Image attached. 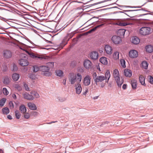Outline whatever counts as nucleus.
<instances>
[{
    "label": "nucleus",
    "mask_w": 153,
    "mask_h": 153,
    "mask_svg": "<svg viewBox=\"0 0 153 153\" xmlns=\"http://www.w3.org/2000/svg\"><path fill=\"white\" fill-rule=\"evenodd\" d=\"M69 81L72 84L76 83L77 85L79 84L81 80V76L78 74L76 76L74 74H70L68 75Z\"/></svg>",
    "instance_id": "f257e3e1"
},
{
    "label": "nucleus",
    "mask_w": 153,
    "mask_h": 153,
    "mask_svg": "<svg viewBox=\"0 0 153 153\" xmlns=\"http://www.w3.org/2000/svg\"><path fill=\"white\" fill-rule=\"evenodd\" d=\"M53 66V62H49L47 63V66H40V71L43 72H45L44 75L46 76H49L51 75L52 74L49 72L50 67Z\"/></svg>",
    "instance_id": "f03ea898"
},
{
    "label": "nucleus",
    "mask_w": 153,
    "mask_h": 153,
    "mask_svg": "<svg viewBox=\"0 0 153 153\" xmlns=\"http://www.w3.org/2000/svg\"><path fill=\"white\" fill-rule=\"evenodd\" d=\"M109 0H105L100 1L97 2L92 3L90 4L87 5V9H88L89 8H90V10H93L97 8H101L106 6H108V5H98L102 3L108 1Z\"/></svg>",
    "instance_id": "7ed1b4c3"
},
{
    "label": "nucleus",
    "mask_w": 153,
    "mask_h": 153,
    "mask_svg": "<svg viewBox=\"0 0 153 153\" xmlns=\"http://www.w3.org/2000/svg\"><path fill=\"white\" fill-rule=\"evenodd\" d=\"M113 75L116 82L119 87H121L122 85L124 82L123 79H120L119 72L117 69H115L114 71Z\"/></svg>",
    "instance_id": "20e7f679"
},
{
    "label": "nucleus",
    "mask_w": 153,
    "mask_h": 153,
    "mask_svg": "<svg viewBox=\"0 0 153 153\" xmlns=\"http://www.w3.org/2000/svg\"><path fill=\"white\" fill-rule=\"evenodd\" d=\"M151 28L149 27H143L140 30V33L143 35H148L151 33Z\"/></svg>",
    "instance_id": "39448f33"
},
{
    "label": "nucleus",
    "mask_w": 153,
    "mask_h": 153,
    "mask_svg": "<svg viewBox=\"0 0 153 153\" xmlns=\"http://www.w3.org/2000/svg\"><path fill=\"white\" fill-rule=\"evenodd\" d=\"M90 58L93 60L97 59L99 57V54L96 51H93L91 52L89 54Z\"/></svg>",
    "instance_id": "423d86ee"
},
{
    "label": "nucleus",
    "mask_w": 153,
    "mask_h": 153,
    "mask_svg": "<svg viewBox=\"0 0 153 153\" xmlns=\"http://www.w3.org/2000/svg\"><path fill=\"white\" fill-rule=\"evenodd\" d=\"M119 9L123 10V11H116L115 13H123L125 12H133V11H138L140 10H143L146 12H151L150 11L146 10L145 8H142L141 9H137V10H124L121 8H119Z\"/></svg>",
    "instance_id": "0eeeda50"
},
{
    "label": "nucleus",
    "mask_w": 153,
    "mask_h": 153,
    "mask_svg": "<svg viewBox=\"0 0 153 153\" xmlns=\"http://www.w3.org/2000/svg\"><path fill=\"white\" fill-rule=\"evenodd\" d=\"M111 40L113 43L116 44L120 43L121 41L120 37L116 36H113L111 38Z\"/></svg>",
    "instance_id": "6e6552de"
},
{
    "label": "nucleus",
    "mask_w": 153,
    "mask_h": 153,
    "mask_svg": "<svg viewBox=\"0 0 153 153\" xmlns=\"http://www.w3.org/2000/svg\"><path fill=\"white\" fill-rule=\"evenodd\" d=\"M129 56L132 58H136L138 56L137 52L134 50H131L129 53Z\"/></svg>",
    "instance_id": "1a4fd4ad"
},
{
    "label": "nucleus",
    "mask_w": 153,
    "mask_h": 153,
    "mask_svg": "<svg viewBox=\"0 0 153 153\" xmlns=\"http://www.w3.org/2000/svg\"><path fill=\"white\" fill-rule=\"evenodd\" d=\"M105 79V76H97L94 79L95 83L97 85V83L99 82H102Z\"/></svg>",
    "instance_id": "9d476101"
},
{
    "label": "nucleus",
    "mask_w": 153,
    "mask_h": 153,
    "mask_svg": "<svg viewBox=\"0 0 153 153\" xmlns=\"http://www.w3.org/2000/svg\"><path fill=\"white\" fill-rule=\"evenodd\" d=\"M25 51L30 56V57L32 58H35L36 59L42 58V57H40L39 55L35 54L33 53L30 52L27 50H25Z\"/></svg>",
    "instance_id": "9b49d317"
},
{
    "label": "nucleus",
    "mask_w": 153,
    "mask_h": 153,
    "mask_svg": "<svg viewBox=\"0 0 153 153\" xmlns=\"http://www.w3.org/2000/svg\"><path fill=\"white\" fill-rule=\"evenodd\" d=\"M95 18L94 17H91L87 21V28L88 27V28L87 29L88 30L90 27H89L91 25H92L95 22L94 19Z\"/></svg>",
    "instance_id": "f8f14e48"
},
{
    "label": "nucleus",
    "mask_w": 153,
    "mask_h": 153,
    "mask_svg": "<svg viewBox=\"0 0 153 153\" xmlns=\"http://www.w3.org/2000/svg\"><path fill=\"white\" fill-rule=\"evenodd\" d=\"M3 55L4 57L6 58H8L11 57L12 53L10 51L5 50L3 51Z\"/></svg>",
    "instance_id": "ddd939ff"
},
{
    "label": "nucleus",
    "mask_w": 153,
    "mask_h": 153,
    "mask_svg": "<svg viewBox=\"0 0 153 153\" xmlns=\"http://www.w3.org/2000/svg\"><path fill=\"white\" fill-rule=\"evenodd\" d=\"M105 49L106 53L109 55L112 53V49L111 46L109 45H106L105 47Z\"/></svg>",
    "instance_id": "4468645a"
},
{
    "label": "nucleus",
    "mask_w": 153,
    "mask_h": 153,
    "mask_svg": "<svg viewBox=\"0 0 153 153\" xmlns=\"http://www.w3.org/2000/svg\"><path fill=\"white\" fill-rule=\"evenodd\" d=\"M124 74L126 76L130 77L132 76V71L130 69H126L124 70Z\"/></svg>",
    "instance_id": "2eb2a0df"
},
{
    "label": "nucleus",
    "mask_w": 153,
    "mask_h": 153,
    "mask_svg": "<svg viewBox=\"0 0 153 153\" xmlns=\"http://www.w3.org/2000/svg\"><path fill=\"white\" fill-rule=\"evenodd\" d=\"M20 65L24 66H26L28 65V62L27 60L25 59H21L19 61Z\"/></svg>",
    "instance_id": "dca6fc26"
},
{
    "label": "nucleus",
    "mask_w": 153,
    "mask_h": 153,
    "mask_svg": "<svg viewBox=\"0 0 153 153\" xmlns=\"http://www.w3.org/2000/svg\"><path fill=\"white\" fill-rule=\"evenodd\" d=\"M131 42L132 43L137 45L139 43L140 40L138 37L135 36L132 38Z\"/></svg>",
    "instance_id": "f3484780"
},
{
    "label": "nucleus",
    "mask_w": 153,
    "mask_h": 153,
    "mask_svg": "<svg viewBox=\"0 0 153 153\" xmlns=\"http://www.w3.org/2000/svg\"><path fill=\"white\" fill-rule=\"evenodd\" d=\"M23 97L25 99L28 100H32L33 99V97L31 95H30L27 93H25L23 94Z\"/></svg>",
    "instance_id": "a211bd4d"
},
{
    "label": "nucleus",
    "mask_w": 153,
    "mask_h": 153,
    "mask_svg": "<svg viewBox=\"0 0 153 153\" xmlns=\"http://www.w3.org/2000/svg\"><path fill=\"white\" fill-rule=\"evenodd\" d=\"M94 66L93 64L90 61L87 59V69H92Z\"/></svg>",
    "instance_id": "6ab92c4d"
},
{
    "label": "nucleus",
    "mask_w": 153,
    "mask_h": 153,
    "mask_svg": "<svg viewBox=\"0 0 153 153\" xmlns=\"http://www.w3.org/2000/svg\"><path fill=\"white\" fill-rule=\"evenodd\" d=\"M28 106L29 108L32 110H36V105L33 103L29 102L28 103Z\"/></svg>",
    "instance_id": "aec40b11"
},
{
    "label": "nucleus",
    "mask_w": 153,
    "mask_h": 153,
    "mask_svg": "<svg viewBox=\"0 0 153 153\" xmlns=\"http://www.w3.org/2000/svg\"><path fill=\"white\" fill-rule=\"evenodd\" d=\"M126 30L124 29H120L119 30L118 32V34L120 36V38L124 36Z\"/></svg>",
    "instance_id": "412c9836"
},
{
    "label": "nucleus",
    "mask_w": 153,
    "mask_h": 153,
    "mask_svg": "<svg viewBox=\"0 0 153 153\" xmlns=\"http://www.w3.org/2000/svg\"><path fill=\"white\" fill-rule=\"evenodd\" d=\"M104 24H101L100 25H97L94 28H92L89 30L87 32V35L89 33H91L93 31H94L97 28L102 27L104 25Z\"/></svg>",
    "instance_id": "4be33fe9"
},
{
    "label": "nucleus",
    "mask_w": 153,
    "mask_h": 153,
    "mask_svg": "<svg viewBox=\"0 0 153 153\" xmlns=\"http://www.w3.org/2000/svg\"><path fill=\"white\" fill-rule=\"evenodd\" d=\"M131 84L132 88L133 89H135L137 85V81L135 79L132 80L131 81Z\"/></svg>",
    "instance_id": "5701e85b"
},
{
    "label": "nucleus",
    "mask_w": 153,
    "mask_h": 153,
    "mask_svg": "<svg viewBox=\"0 0 153 153\" xmlns=\"http://www.w3.org/2000/svg\"><path fill=\"white\" fill-rule=\"evenodd\" d=\"M147 52L149 53H152L153 51V46L151 45H147L145 48Z\"/></svg>",
    "instance_id": "b1692460"
},
{
    "label": "nucleus",
    "mask_w": 153,
    "mask_h": 153,
    "mask_svg": "<svg viewBox=\"0 0 153 153\" xmlns=\"http://www.w3.org/2000/svg\"><path fill=\"white\" fill-rule=\"evenodd\" d=\"M139 80L140 82L142 85L146 86V84L145 82V78L144 76L142 75H140L139 77Z\"/></svg>",
    "instance_id": "393cba45"
},
{
    "label": "nucleus",
    "mask_w": 153,
    "mask_h": 153,
    "mask_svg": "<svg viewBox=\"0 0 153 153\" xmlns=\"http://www.w3.org/2000/svg\"><path fill=\"white\" fill-rule=\"evenodd\" d=\"M100 62L103 64L106 65L108 63L107 58L105 57H102L100 59Z\"/></svg>",
    "instance_id": "a878e982"
},
{
    "label": "nucleus",
    "mask_w": 153,
    "mask_h": 153,
    "mask_svg": "<svg viewBox=\"0 0 153 153\" xmlns=\"http://www.w3.org/2000/svg\"><path fill=\"white\" fill-rule=\"evenodd\" d=\"M145 3L144 4H143L141 6H126V5H120L119 6L121 7V8L122 9L123 7H126V8H140L142 6H143L144 4H145Z\"/></svg>",
    "instance_id": "bb28decb"
},
{
    "label": "nucleus",
    "mask_w": 153,
    "mask_h": 153,
    "mask_svg": "<svg viewBox=\"0 0 153 153\" xmlns=\"http://www.w3.org/2000/svg\"><path fill=\"white\" fill-rule=\"evenodd\" d=\"M19 110L22 113H25L26 111V108L24 105H22L19 107Z\"/></svg>",
    "instance_id": "cd10ccee"
},
{
    "label": "nucleus",
    "mask_w": 153,
    "mask_h": 153,
    "mask_svg": "<svg viewBox=\"0 0 153 153\" xmlns=\"http://www.w3.org/2000/svg\"><path fill=\"white\" fill-rule=\"evenodd\" d=\"M12 78L14 81H17L19 78V74L16 73L14 74H13Z\"/></svg>",
    "instance_id": "c85d7f7f"
},
{
    "label": "nucleus",
    "mask_w": 153,
    "mask_h": 153,
    "mask_svg": "<svg viewBox=\"0 0 153 153\" xmlns=\"http://www.w3.org/2000/svg\"><path fill=\"white\" fill-rule=\"evenodd\" d=\"M30 94L33 97L34 96L36 98H38L39 97V94L36 91H32L30 92Z\"/></svg>",
    "instance_id": "c756f323"
},
{
    "label": "nucleus",
    "mask_w": 153,
    "mask_h": 153,
    "mask_svg": "<svg viewBox=\"0 0 153 153\" xmlns=\"http://www.w3.org/2000/svg\"><path fill=\"white\" fill-rule=\"evenodd\" d=\"M2 112L3 114H7L9 113L10 110L8 108L5 107L2 109Z\"/></svg>",
    "instance_id": "7c9ffc66"
},
{
    "label": "nucleus",
    "mask_w": 153,
    "mask_h": 153,
    "mask_svg": "<svg viewBox=\"0 0 153 153\" xmlns=\"http://www.w3.org/2000/svg\"><path fill=\"white\" fill-rule=\"evenodd\" d=\"M142 66L143 68L145 69H147L148 68V63L146 61L142 62Z\"/></svg>",
    "instance_id": "2f4dec72"
},
{
    "label": "nucleus",
    "mask_w": 153,
    "mask_h": 153,
    "mask_svg": "<svg viewBox=\"0 0 153 153\" xmlns=\"http://www.w3.org/2000/svg\"><path fill=\"white\" fill-rule=\"evenodd\" d=\"M3 83L4 84L7 85L10 82V79L9 77L7 76H5L4 79Z\"/></svg>",
    "instance_id": "473e14b6"
},
{
    "label": "nucleus",
    "mask_w": 153,
    "mask_h": 153,
    "mask_svg": "<svg viewBox=\"0 0 153 153\" xmlns=\"http://www.w3.org/2000/svg\"><path fill=\"white\" fill-rule=\"evenodd\" d=\"M76 93L78 94H80L82 90V88L80 84L77 85V87L76 88Z\"/></svg>",
    "instance_id": "72a5a7b5"
},
{
    "label": "nucleus",
    "mask_w": 153,
    "mask_h": 153,
    "mask_svg": "<svg viewBox=\"0 0 153 153\" xmlns=\"http://www.w3.org/2000/svg\"><path fill=\"white\" fill-rule=\"evenodd\" d=\"M56 75L59 76H62L63 74L62 71L60 70L56 71Z\"/></svg>",
    "instance_id": "f704fd0d"
},
{
    "label": "nucleus",
    "mask_w": 153,
    "mask_h": 153,
    "mask_svg": "<svg viewBox=\"0 0 153 153\" xmlns=\"http://www.w3.org/2000/svg\"><path fill=\"white\" fill-rule=\"evenodd\" d=\"M110 77V74L109 70H107L105 73V79H106L107 78L108 79V80L109 79V78Z\"/></svg>",
    "instance_id": "c9c22d12"
},
{
    "label": "nucleus",
    "mask_w": 153,
    "mask_h": 153,
    "mask_svg": "<svg viewBox=\"0 0 153 153\" xmlns=\"http://www.w3.org/2000/svg\"><path fill=\"white\" fill-rule=\"evenodd\" d=\"M6 101V99L3 98L0 100V106L1 107L3 106Z\"/></svg>",
    "instance_id": "e433bc0d"
},
{
    "label": "nucleus",
    "mask_w": 153,
    "mask_h": 153,
    "mask_svg": "<svg viewBox=\"0 0 153 153\" xmlns=\"http://www.w3.org/2000/svg\"><path fill=\"white\" fill-rule=\"evenodd\" d=\"M33 71L34 72H36L38 71H40V66L39 67L35 65L33 67Z\"/></svg>",
    "instance_id": "4c0bfd02"
},
{
    "label": "nucleus",
    "mask_w": 153,
    "mask_h": 153,
    "mask_svg": "<svg viewBox=\"0 0 153 153\" xmlns=\"http://www.w3.org/2000/svg\"><path fill=\"white\" fill-rule=\"evenodd\" d=\"M15 113L16 118L18 119H19L20 118V116H21V114L19 111L18 110H16L15 111Z\"/></svg>",
    "instance_id": "58836bf2"
},
{
    "label": "nucleus",
    "mask_w": 153,
    "mask_h": 153,
    "mask_svg": "<svg viewBox=\"0 0 153 153\" xmlns=\"http://www.w3.org/2000/svg\"><path fill=\"white\" fill-rule=\"evenodd\" d=\"M120 62L121 63L122 66L123 68H125L126 67V62L123 59H121L120 60Z\"/></svg>",
    "instance_id": "ea45409f"
},
{
    "label": "nucleus",
    "mask_w": 153,
    "mask_h": 153,
    "mask_svg": "<svg viewBox=\"0 0 153 153\" xmlns=\"http://www.w3.org/2000/svg\"><path fill=\"white\" fill-rule=\"evenodd\" d=\"M91 78L89 76H87V86L89 85L90 83Z\"/></svg>",
    "instance_id": "a19ab883"
},
{
    "label": "nucleus",
    "mask_w": 153,
    "mask_h": 153,
    "mask_svg": "<svg viewBox=\"0 0 153 153\" xmlns=\"http://www.w3.org/2000/svg\"><path fill=\"white\" fill-rule=\"evenodd\" d=\"M88 9H87V19L88 20L90 18H91V17H92V16H91L90 15V13H88V12H89L91 10H88Z\"/></svg>",
    "instance_id": "79ce46f5"
},
{
    "label": "nucleus",
    "mask_w": 153,
    "mask_h": 153,
    "mask_svg": "<svg viewBox=\"0 0 153 153\" xmlns=\"http://www.w3.org/2000/svg\"><path fill=\"white\" fill-rule=\"evenodd\" d=\"M129 24L128 23L120 22L119 23L118 25L120 26H125L128 25Z\"/></svg>",
    "instance_id": "37998d69"
},
{
    "label": "nucleus",
    "mask_w": 153,
    "mask_h": 153,
    "mask_svg": "<svg viewBox=\"0 0 153 153\" xmlns=\"http://www.w3.org/2000/svg\"><path fill=\"white\" fill-rule=\"evenodd\" d=\"M15 87L19 91H20L22 90V87L18 84H16L15 86Z\"/></svg>",
    "instance_id": "c03bdc74"
},
{
    "label": "nucleus",
    "mask_w": 153,
    "mask_h": 153,
    "mask_svg": "<svg viewBox=\"0 0 153 153\" xmlns=\"http://www.w3.org/2000/svg\"><path fill=\"white\" fill-rule=\"evenodd\" d=\"M3 94L5 95H7L9 93V92L6 88H3Z\"/></svg>",
    "instance_id": "a18cd8bd"
},
{
    "label": "nucleus",
    "mask_w": 153,
    "mask_h": 153,
    "mask_svg": "<svg viewBox=\"0 0 153 153\" xmlns=\"http://www.w3.org/2000/svg\"><path fill=\"white\" fill-rule=\"evenodd\" d=\"M28 77L32 79H34L36 78L35 76L31 74H28Z\"/></svg>",
    "instance_id": "49530a36"
},
{
    "label": "nucleus",
    "mask_w": 153,
    "mask_h": 153,
    "mask_svg": "<svg viewBox=\"0 0 153 153\" xmlns=\"http://www.w3.org/2000/svg\"><path fill=\"white\" fill-rule=\"evenodd\" d=\"M57 99L58 100L61 102H62L64 101L65 100V99L64 98H63L61 97H58L57 98Z\"/></svg>",
    "instance_id": "de8ad7c7"
},
{
    "label": "nucleus",
    "mask_w": 153,
    "mask_h": 153,
    "mask_svg": "<svg viewBox=\"0 0 153 153\" xmlns=\"http://www.w3.org/2000/svg\"><path fill=\"white\" fill-rule=\"evenodd\" d=\"M18 70V68L17 65L15 64H14L13 65V71H16Z\"/></svg>",
    "instance_id": "09e8293b"
},
{
    "label": "nucleus",
    "mask_w": 153,
    "mask_h": 153,
    "mask_svg": "<svg viewBox=\"0 0 153 153\" xmlns=\"http://www.w3.org/2000/svg\"><path fill=\"white\" fill-rule=\"evenodd\" d=\"M24 116L25 118L27 119H28L30 117V115L28 113H25Z\"/></svg>",
    "instance_id": "8fccbe9b"
},
{
    "label": "nucleus",
    "mask_w": 153,
    "mask_h": 153,
    "mask_svg": "<svg viewBox=\"0 0 153 153\" xmlns=\"http://www.w3.org/2000/svg\"><path fill=\"white\" fill-rule=\"evenodd\" d=\"M9 105L10 108L13 109V103L12 102H10L9 103Z\"/></svg>",
    "instance_id": "3c124183"
},
{
    "label": "nucleus",
    "mask_w": 153,
    "mask_h": 153,
    "mask_svg": "<svg viewBox=\"0 0 153 153\" xmlns=\"http://www.w3.org/2000/svg\"><path fill=\"white\" fill-rule=\"evenodd\" d=\"M24 86L25 87V89L26 91H29V88L28 87L27 84L24 83Z\"/></svg>",
    "instance_id": "603ef678"
},
{
    "label": "nucleus",
    "mask_w": 153,
    "mask_h": 153,
    "mask_svg": "<svg viewBox=\"0 0 153 153\" xmlns=\"http://www.w3.org/2000/svg\"><path fill=\"white\" fill-rule=\"evenodd\" d=\"M150 81L149 82L151 84H153V77L151 76H149Z\"/></svg>",
    "instance_id": "864d4df0"
},
{
    "label": "nucleus",
    "mask_w": 153,
    "mask_h": 153,
    "mask_svg": "<svg viewBox=\"0 0 153 153\" xmlns=\"http://www.w3.org/2000/svg\"><path fill=\"white\" fill-rule=\"evenodd\" d=\"M151 14V13H144V14H141L139 15V16H144L148 15H150Z\"/></svg>",
    "instance_id": "5fc2aeb1"
},
{
    "label": "nucleus",
    "mask_w": 153,
    "mask_h": 153,
    "mask_svg": "<svg viewBox=\"0 0 153 153\" xmlns=\"http://www.w3.org/2000/svg\"><path fill=\"white\" fill-rule=\"evenodd\" d=\"M93 76L94 79L97 76L96 73V72H94L93 74Z\"/></svg>",
    "instance_id": "6e6d98bb"
},
{
    "label": "nucleus",
    "mask_w": 153,
    "mask_h": 153,
    "mask_svg": "<svg viewBox=\"0 0 153 153\" xmlns=\"http://www.w3.org/2000/svg\"><path fill=\"white\" fill-rule=\"evenodd\" d=\"M38 113L36 111H34L33 112V115H34V116H36L38 115Z\"/></svg>",
    "instance_id": "4d7b16f0"
},
{
    "label": "nucleus",
    "mask_w": 153,
    "mask_h": 153,
    "mask_svg": "<svg viewBox=\"0 0 153 153\" xmlns=\"http://www.w3.org/2000/svg\"><path fill=\"white\" fill-rule=\"evenodd\" d=\"M127 85L126 84H123L122 86V88L123 89H126V88Z\"/></svg>",
    "instance_id": "13d9d810"
},
{
    "label": "nucleus",
    "mask_w": 153,
    "mask_h": 153,
    "mask_svg": "<svg viewBox=\"0 0 153 153\" xmlns=\"http://www.w3.org/2000/svg\"><path fill=\"white\" fill-rule=\"evenodd\" d=\"M109 122L107 121H106L105 122H104L102 123V124L101 125V126H102L103 125H104L105 124H108Z\"/></svg>",
    "instance_id": "bf43d9fd"
},
{
    "label": "nucleus",
    "mask_w": 153,
    "mask_h": 153,
    "mask_svg": "<svg viewBox=\"0 0 153 153\" xmlns=\"http://www.w3.org/2000/svg\"><path fill=\"white\" fill-rule=\"evenodd\" d=\"M86 34V32H85L84 33H80L79 34V36H83L84 35H85Z\"/></svg>",
    "instance_id": "052dcab7"
},
{
    "label": "nucleus",
    "mask_w": 153,
    "mask_h": 153,
    "mask_svg": "<svg viewBox=\"0 0 153 153\" xmlns=\"http://www.w3.org/2000/svg\"><path fill=\"white\" fill-rule=\"evenodd\" d=\"M128 14L130 16H133V18L134 17V15L135 14L132 13H129Z\"/></svg>",
    "instance_id": "680f3d73"
},
{
    "label": "nucleus",
    "mask_w": 153,
    "mask_h": 153,
    "mask_svg": "<svg viewBox=\"0 0 153 153\" xmlns=\"http://www.w3.org/2000/svg\"><path fill=\"white\" fill-rule=\"evenodd\" d=\"M12 97L14 99H16V97L15 94H12Z\"/></svg>",
    "instance_id": "e2e57ef3"
},
{
    "label": "nucleus",
    "mask_w": 153,
    "mask_h": 153,
    "mask_svg": "<svg viewBox=\"0 0 153 153\" xmlns=\"http://www.w3.org/2000/svg\"><path fill=\"white\" fill-rule=\"evenodd\" d=\"M7 117L8 119H10V120H11L12 119V117L10 115H8L7 116Z\"/></svg>",
    "instance_id": "0e129e2a"
},
{
    "label": "nucleus",
    "mask_w": 153,
    "mask_h": 153,
    "mask_svg": "<svg viewBox=\"0 0 153 153\" xmlns=\"http://www.w3.org/2000/svg\"><path fill=\"white\" fill-rule=\"evenodd\" d=\"M126 12H125L124 13H123L126 15H127L128 16L131 17V18H133V16H130L129 15H128L127 13H126Z\"/></svg>",
    "instance_id": "69168bd1"
},
{
    "label": "nucleus",
    "mask_w": 153,
    "mask_h": 153,
    "mask_svg": "<svg viewBox=\"0 0 153 153\" xmlns=\"http://www.w3.org/2000/svg\"><path fill=\"white\" fill-rule=\"evenodd\" d=\"M66 79H64V80H63V83L64 85H65V84H66Z\"/></svg>",
    "instance_id": "338daca9"
},
{
    "label": "nucleus",
    "mask_w": 153,
    "mask_h": 153,
    "mask_svg": "<svg viewBox=\"0 0 153 153\" xmlns=\"http://www.w3.org/2000/svg\"><path fill=\"white\" fill-rule=\"evenodd\" d=\"M98 97H99L98 96L95 97H94L93 99L94 100L97 99L98 98Z\"/></svg>",
    "instance_id": "774afa93"
}]
</instances>
